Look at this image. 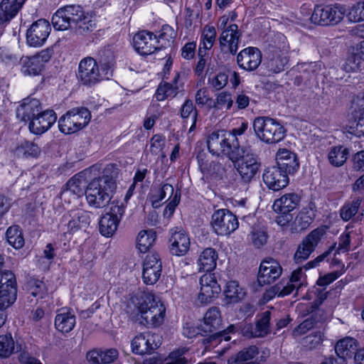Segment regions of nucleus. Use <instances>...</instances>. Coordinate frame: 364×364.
I'll return each instance as SVG.
<instances>
[{"label": "nucleus", "mask_w": 364, "mask_h": 364, "mask_svg": "<svg viewBox=\"0 0 364 364\" xmlns=\"http://www.w3.org/2000/svg\"><path fill=\"white\" fill-rule=\"evenodd\" d=\"M128 311L135 314L136 320L147 327H157L164 319L166 308L151 292L138 291L129 299Z\"/></svg>", "instance_id": "f257e3e1"}, {"label": "nucleus", "mask_w": 364, "mask_h": 364, "mask_svg": "<svg viewBox=\"0 0 364 364\" xmlns=\"http://www.w3.org/2000/svg\"><path fill=\"white\" fill-rule=\"evenodd\" d=\"M206 143L209 152L213 155L224 154L232 161L238 160L242 153L238 139L223 129L213 131L208 134Z\"/></svg>", "instance_id": "f03ea898"}, {"label": "nucleus", "mask_w": 364, "mask_h": 364, "mask_svg": "<svg viewBox=\"0 0 364 364\" xmlns=\"http://www.w3.org/2000/svg\"><path fill=\"white\" fill-rule=\"evenodd\" d=\"M115 188L116 182L112 176L103 175L93 178L85 192L88 204L95 208L105 207L110 201Z\"/></svg>", "instance_id": "7ed1b4c3"}, {"label": "nucleus", "mask_w": 364, "mask_h": 364, "mask_svg": "<svg viewBox=\"0 0 364 364\" xmlns=\"http://www.w3.org/2000/svg\"><path fill=\"white\" fill-rule=\"evenodd\" d=\"M174 38L173 29L169 26H164L159 38L153 33L146 31L136 33L133 37V46L140 55H151L159 49L158 44L160 40H165L169 43L173 41Z\"/></svg>", "instance_id": "20e7f679"}, {"label": "nucleus", "mask_w": 364, "mask_h": 364, "mask_svg": "<svg viewBox=\"0 0 364 364\" xmlns=\"http://www.w3.org/2000/svg\"><path fill=\"white\" fill-rule=\"evenodd\" d=\"M253 129L257 137L262 141L272 144L282 141L286 129L276 119L269 117H257L254 119Z\"/></svg>", "instance_id": "39448f33"}, {"label": "nucleus", "mask_w": 364, "mask_h": 364, "mask_svg": "<svg viewBox=\"0 0 364 364\" xmlns=\"http://www.w3.org/2000/svg\"><path fill=\"white\" fill-rule=\"evenodd\" d=\"M91 119V114L85 107L74 108L62 116L58 121L60 130L70 134L85 127Z\"/></svg>", "instance_id": "423d86ee"}, {"label": "nucleus", "mask_w": 364, "mask_h": 364, "mask_svg": "<svg viewBox=\"0 0 364 364\" xmlns=\"http://www.w3.org/2000/svg\"><path fill=\"white\" fill-rule=\"evenodd\" d=\"M221 315L218 307H211L205 313L203 318V323L200 325L201 330L205 333H213L210 336L212 340L217 339L220 337H224L225 341L230 339V337L226 336L228 333L234 332L235 326L230 325L225 331L220 330L221 326Z\"/></svg>", "instance_id": "0eeeda50"}, {"label": "nucleus", "mask_w": 364, "mask_h": 364, "mask_svg": "<svg viewBox=\"0 0 364 364\" xmlns=\"http://www.w3.org/2000/svg\"><path fill=\"white\" fill-rule=\"evenodd\" d=\"M344 13L343 9L338 5H316L311 21L321 26L336 25L343 19Z\"/></svg>", "instance_id": "6e6552de"}, {"label": "nucleus", "mask_w": 364, "mask_h": 364, "mask_svg": "<svg viewBox=\"0 0 364 364\" xmlns=\"http://www.w3.org/2000/svg\"><path fill=\"white\" fill-rule=\"evenodd\" d=\"M228 17L223 16L219 19V27L223 32L219 38L221 49L235 54L238 49V43L241 37V33L237 25L232 23L227 26Z\"/></svg>", "instance_id": "1a4fd4ad"}, {"label": "nucleus", "mask_w": 364, "mask_h": 364, "mask_svg": "<svg viewBox=\"0 0 364 364\" xmlns=\"http://www.w3.org/2000/svg\"><path fill=\"white\" fill-rule=\"evenodd\" d=\"M211 225L218 235H229L239 225L237 218L228 209H219L212 215Z\"/></svg>", "instance_id": "9d476101"}, {"label": "nucleus", "mask_w": 364, "mask_h": 364, "mask_svg": "<svg viewBox=\"0 0 364 364\" xmlns=\"http://www.w3.org/2000/svg\"><path fill=\"white\" fill-rule=\"evenodd\" d=\"M77 78L85 86H92L103 80L97 61L92 57L82 58L78 65Z\"/></svg>", "instance_id": "9b49d317"}, {"label": "nucleus", "mask_w": 364, "mask_h": 364, "mask_svg": "<svg viewBox=\"0 0 364 364\" xmlns=\"http://www.w3.org/2000/svg\"><path fill=\"white\" fill-rule=\"evenodd\" d=\"M124 213V206L122 203L112 201L110 203L109 210L106 213L100 220V232L105 237L112 236L117 230L120 220Z\"/></svg>", "instance_id": "f8f14e48"}, {"label": "nucleus", "mask_w": 364, "mask_h": 364, "mask_svg": "<svg viewBox=\"0 0 364 364\" xmlns=\"http://www.w3.org/2000/svg\"><path fill=\"white\" fill-rule=\"evenodd\" d=\"M325 233L326 230L323 228H316L309 232L302 240L294 253V259L295 262L301 263L307 259L314 251Z\"/></svg>", "instance_id": "ddd939ff"}, {"label": "nucleus", "mask_w": 364, "mask_h": 364, "mask_svg": "<svg viewBox=\"0 0 364 364\" xmlns=\"http://www.w3.org/2000/svg\"><path fill=\"white\" fill-rule=\"evenodd\" d=\"M282 267L277 260L269 258L264 259L259 266L257 282L259 286L274 282L282 274Z\"/></svg>", "instance_id": "4468645a"}, {"label": "nucleus", "mask_w": 364, "mask_h": 364, "mask_svg": "<svg viewBox=\"0 0 364 364\" xmlns=\"http://www.w3.org/2000/svg\"><path fill=\"white\" fill-rule=\"evenodd\" d=\"M51 28L48 21L39 19L34 22L28 29L26 41L30 46H42L48 38Z\"/></svg>", "instance_id": "2eb2a0df"}, {"label": "nucleus", "mask_w": 364, "mask_h": 364, "mask_svg": "<svg viewBox=\"0 0 364 364\" xmlns=\"http://www.w3.org/2000/svg\"><path fill=\"white\" fill-rule=\"evenodd\" d=\"M161 344V338L158 334L140 333L136 336L132 341V352L139 355L151 353Z\"/></svg>", "instance_id": "dca6fc26"}, {"label": "nucleus", "mask_w": 364, "mask_h": 364, "mask_svg": "<svg viewBox=\"0 0 364 364\" xmlns=\"http://www.w3.org/2000/svg\"><path fill=\"white\" fill-rule=\"evenodd\" d=\"M162 263L157 253L147 255L143 264L142 279L145 284L151 285L160 278Z\"/></svg>", "instance_id": "f3484780"}, {"label": "nucleus", "mask_w": 364, "mask_h": 364, "mask_svg": "<svg viewBox=\"0 0 364 364\" xmlns=\"http://www.w3.org/2000/svg\"><path fill=\"white\" fill-rule=\"evenodd\" d=\"M63 223H65L67 232L73 234L89 225L90 213L83 210H72L63 216Z\"/></svg>", "instance_id": "a211bd4d"}, {"label": "nucleus", "mask_w": 364, "mask_h": 364, "mask_svg": "<svg viewBox=\"0 0 364 364\" xmlns=\"http://www.w3.org/2000/svg\"><path fill=\"white\" fill-rule=\"evenodd\" d=\"M244 151L235 165L237 170L245 182H250L256 176L260 168V163L253 155H244Z\"/></svg>", "instance_id": "6ab92c4d"}, {"label": "nucleus", "mask_w": 364, "mask_h": 364, "mask_svg": "<svg viewBox=\"0 0 364 364\" xmlns=\"http://www.w3.org/2000/svg\"><path fill=\"white\" fill-rule=\"evenodd\" d=\"M57 116L53 110L41 111L28 124L30 132L41 135L47 132L56 122Z\"/></svg>", "instance_id": "aec40b11"}, {"label": "nucleus", "mask_w": 364, "mask_h": 364, "mask_svg": "<svg viewBox=\"0 0 364 364\" xmlns=\"http://www.w3.org/2000/svg\"><path fill=\"white\" fill-rule=\"evenodd\" d=\"M262 62V53L255 47H248L242 50L237 56L238 65L247 70H256Z\"/></svg>", "instance_id": "412c9836"}, {"label": "nucleus", "mask_w": 364, "mask_h": 364, "mask_svg": "<svg viewBox=\"0 0 364 364\" xmlns=\"http://www.w3.org/2000/svg\"><path fill=\"white\" fill-rule=\"evenodd\" d=\"M170 252L173 255L183 256L190 248V239L186 232L178 228L171 230Z\"/></svg>", "instance_id": "4be33fe9"}, {"label": "nucleus", "mask_w": 364, "mask_h": 364, "mask_svg": "<svg viewBox=\"0 0 364 364\" xmlns=\"http://www.w3.org/2000/svg\"><path fill=\"white\" fill-rule=\"evenodd\" d=\"M262 178L267 186L275 191L285 188L289 183L288 175L277 166L267 168Z\"/></svg>", "instance_id": "5701e85b"}, {"label": "nucleus", "mask_w": 364, "mask_h": 364, "mask_svg": "<svg viewBox=\"0 0 364 364\" xmlns=\"http://www.w3.org/2000/svg\"><path fill=\"white\" fill-rule=\"evenodd\" d=\"M277 167L284 173L294 174L299 167V163L296 154L287 149H280L276 155Z\"/></svg>", "instance_id": "b1692460"}, {"label": "nucleus", "mask_w": 364, "mask_h": 364, "mask_svg": "<svg viewBox=\"0 0 364 364\" xmlns=\"http://www.w3.org/2000/svg\"><path fill=\"white\" fill-rule=\"evenodd\" d=\"M26 0H2L0 3V25L11 21L18 13Z\"/></svg>", "instance_id": "393cba45"}, {"label": "nucleus", "mask_w": 364, "mask_h": 364, "mask_svg": "<svg viewBox=\"0 0 364 364\" xmlns=\"http://www.w3.org/2000/svg\"><path fill=\"white\" fill-rule=\"evenodd\" d=\"M300 197L296 193H289L275 200L272 208L279 214L290 213L298 207Z\"/></svg>", "instance_id": "a878e982"}, {"label": "nucleus", "mask_w": 364, "mask_h": 364, "mask_svg": "<svg viewBox=\"0 0 364 364\" xmlns=\"http://www.w3.org/2000/svg\"><path fill=\"white\" fill-rule=\"evenodd\" d=\"M42 108L39 100H26L16 109V117L23 122L31 121L39 114Z\"/></svg>", "instance_id": "bb28decb"}, {"label": "nucleus", "mask_w": 364, "mask_h": 364, "mask_svg": "<svg viewBox=\"0 0 364 364\" xmlns=\"http://www.w3.org/2000/svg\"><path fill=\"white\" fill-rule=\"evenodd\" d=\"M358 347V343L355 339L351 337H346L338 341L336 344V354L347 360L355 355Z\"/></svg>", "instance_id": "cd10ccee"}, {"label": "nucleus", "mask_w": 364, "mask_h": 364, "mask_svg": "<svg viewBox=\"0 0 364 364\" xmlns=\"http://www.w3.org/2000/svg\"><path fill=\"white\" fill-rule=\"evenodd\" d=\"M75 325V316L70 311L61 309L55 316V328L62 333H69Z\"/></svg>", "instance_id": "c85d7f7f"}, {"label": "nucleus", "mask_w": 364, "mask_h": 364, "mask_svg": "<svg viewBox=\"0 0 364 364\" xmlns=\"http://www.w3.org/2000/svg\"><path fill=\"white\" fill-rule=\"evenodd\" d=\"M218 254L213 248H206L200 254L198 260L199 270L210 272L216 267Z\"/></svg>", "instance_id": "c756f323"}, {"label": "nucleus", "mask_w": 364, "mask_h": 364, "mask_svg": "<svg viewBox=\"0 0 364 364\" xmlns=\"http://www.w3.org/2000/svg\"><path fill=\"white\" fill-rule=\"evenodd\" d=\"M85 188V180L75 176L66 183L63 188V195L66 196L69 193L73 194V200H75L84 194Z\"/></svg>", "instance_id": "7c9ffc66"}, {"label": "nucleus", "mask_w": 364, "mask_h": 364, "mask_svg": "<svg viewBox=\"0 0 364 364\" xmlns=\"http://www.w3.org/2000/svg\"><path fill=\"white\" fill-rule=\"evenodd\" d=\"M316 206L310 203L304 208L296 217L294 223L300 230L306 229L314 221L316 216Z\"/></svg>", "instance_id": "2f4dec72"}, {"label": "nucleus", "mask_w": 364, "mask_h": 364, "mask_svg": "<svg viewBox=\"0 0 364 364\" xmlns=\"http://www.w3.org/2000/svg\"><path fill=\"white\" fill-rule=\"evenodd\" d=\"M350 151L343 146H335L330 149L328 154L329 164L334 167L342 166L346 161Z\"/></svg>", "instance_id": "473e14b6"}, {"label": "nucleus", "mask_w": 364, "mask_h": 364, "mask_svg": "<svg viewBox=\"0 0 364 364\" xmlns=\"http://www.w3.org/2000/svg\"><path fill=\"white\" fill-rule=\"evenodd\" d=\"M179 75L176 74L173 79V84L169 82H161L156 92V98L158 101H163L168 97H174L178 92L179 87L177 85V80Z\"/></svg>", "instance_id": "72a5a7b5"}, {"label": "nucleus", "mask_w": 364, "mask_h": 364, "mask_svg": "<svg viewBox=\"0 0 364 364\" xmlns=\"http://www.w3.org/2000/svg\"><path fill=\"white\" fill-rule=\"evenodd\" d=\"M40 147L34 142L23 141L14 149V154L21 158H37L41 154Z\"/></svg>", "instance_id": "f704fd0d"}, {"label": "nucleus", "mask_w": 364, "mask_h": 364, "mask_svg": "<svg viewBox=\"0 0 364 364\" xmlns=\"http://www.w3.org/2000/svg\"><path fill=\"white\" fill-rule=\"evenodd\" d=\"M20 63L22 65V73L27 75H37L43 68L41 63L34 55L32 57L23 56L21 58Z\"/></svg>", "instance_id": "c9c22d12"}, {"label": "nucleus", "mask_w": 364, "mask_h": 364, "mask_svg": "<svg viewBox=\"0 0 364 364\" xmlns=\"http://www.w3.org/2000/svg\"><path fill=\"white\" fill-rule=\"evenodd\" d=\"M156 240V233L152 230L141 231L136 239V246L141 252H146L153 245Z\"/></svg>", "instance_id": "e433bc0d"}, {"label": "nucleus", "mask_w": 364, "mask_h": 364, "mask_svg": "<svg viewBox=\"0 0 364 364\" xmlns=\"http://www.w3.org/2000/svg\"><path fill=\"white\" fill-rule=\"evenodd\" d=\"M363 200L362 197L358 196L355 197L351 202L346 203L340 210L341 218L343 220L348 221L355 216Z\"/></svg>", "instance_id": "4c0bfd02"}, {"label": "nucleus", "mask_w": 364, "mask_h": 364, "mask_svg": "<svg viewBox=\"0 0 364 364\" xmlns=\"http://www.w3.org/2000/svg\"><path fill=\"white\" fill-rule=\"evenodd\" d=\"M95 28V23L92 19V17L84 12V16L79 18L78 21L75 22L72 28H74L77 33L83 35L93 31Z\"/></svg>", "instance_id": "58836bf2"}, {"label": "nucleus", "mask_w": 364, "mask_h": 364, "mask_svg": "<svg viewBox=\"0 0 364 364\" xmlns=\"http://www.w3.org/2000/svg\"><path fill=\"white\" fill-rule=\"evenodd\" d=\"M6 238L9 243L16 249H20L24 245V239L18 225H13L8 228Z\"/></svg>", "instance_id": "ea45409f"}, {"label": "nucleus", "mask_w": 364, "mask_h": 364, "mask_svg": "<svg viewBox=\"0 0 364 364\" xmlns=\"http://www.w3.org/2000/svg\"><path fill=\"white\" fill-rule=\"evenodd\" d=\"M221 291L219 284H212V286H200V291L198 294V299L201 303H210Z\"/></svg>", "instance_id": "a19ab883"}, {"label": "nucleus", "mask_w": 364, "mask_h": 364, "mask_svg": "<svg viewBox=\"0 0 364 364\" xmlns=\"http://www.w3.org/2000/svg\"><path fill=\"white\" fill-rule=\"evenodd\" d=\"M291 294V288L285 287L282 282H279L265 291L263 294V299L265 301H269L276 295L283 297Z\"/></svg>", "instance_id": "79ce46f5"}, {"label": "nucleus", "mask_w": 364, "mask_h": 364, "mask_svg": "<svg viewBox=\"0 0 364 364\" xmlns=\"http://www.w3.org/2000/svg\"><path fill=\"white\" fill-rule=\"evenodd\" d=\"M188 348L186 347L179 348L171 352L165 359L164 364H188V359L186 357Z\"/></svg>", "instance_id": "37998d69"}, {"label": "nucleus", "mask_w": 364, "mask_h": 364, "mask_svg": "<svg viewBox=\"0 0 364 364\" xmlns=\"http://www.w3.org/2000/svg\"><path fill=\"white\" fill-rule=\"evenodd\" d=\"M270 318L271 312L269 311H266L260 314L259 318L255 326V329L257 330L255 335L263 337L269 333Z\"/></svg>", "instance_id": "c03bdc74"}, {"label": "nucleus", "mask_w": 364, "mask_h": 364, "mask_svg": "<svg viewBox=\"0 0 364 364\" xmlns=\"http://www.w3.org/2000/svg\"><path fill=\"white\" fill-rule=\"evenodd\" d=\"M258 353L255 346H251L240 351L235 357L228 359V364H237L252 359Z\"/></svg>", "instance_id": "a18cd8bd"}, {"label": "nucleus", "mask_w": 364, "mask_h": 364, "mask_svg": "<svg viewBox=\"0 0 364 364\" xmlns=\"http://www.w3.org/2000/svg\"><path fill=\"white\" fill-rule=\"evenodd\" d=\"M216 38V30L214 26L207 25L203 28L201 35L202 50H210Z\"/></svg>", "instance_id": "49530a36"}, {"label": "nucleus", "mask_w": 364, "mask_h": 364, "mask_svg": "<svg viewBox=\"0 0 364 364\" xmlns=\"http://www.w3.org/2000/svg\"><path fill=\"white\" fill-rule=\"evenodd\" d=\"M306 276L301 267L296 269L291 273L289 281L284 285L291 288V294L294 289L299 291L304 284Z\"/></svg>", "instance_id": "de8ad7c7"}, {"label": "nucleus", "mask_w": 364, "mask_h": 364, "mask_svg": "<svg viewBox=\"0 0 364 364\" xmlns=\"http://www.w3.org/2000/svg\"><path fill=\"white\" fill-rule=\"evenodd\" d=\"M181 115L183 119H186L191 116L192 124L189 129V132L194 130L196 126V121L198 117V112L194 107L193 102L190 100H187L183 105L181 109Z\"/></svg>", "instance_id": "09e8293b"}, {"label": "nucleus", "mask_w": 364, "mask_h": 364, "mask_svg": "<svg viewBox=\"0 0 364 364\" xmlns=\"http://www.w3.org/2000/svg\"><path fill=\"white\" fill-rule=\"evenodd\" d=\"M27 288L33 296L43 298L47 294L46 284L41 280L31 278L27 282Z\"/></svg>", "instance_id": "8fccbe9b"}, {"label": "nucleus", "mask_w": 364, "mask_h": 364, "mask_svg": "<svg viewBox=\"0 0 364 364\" xmlns=\"http://www.w3.org/2000/svg\"><path fill=\"white\" fill-rule=\"evenodd\" d=\"M14 341L11 334L0 336V357H9L14 352Z\"/></svg>", "instance_id": "3c124183"}, {"label": "nucleus", "mask_w": 364, "mask_h": 364, "mask_svg": "<svg viewBox=\"0 0 364 364\" xmlns=\"http://www.w3.org/2000/svg\"><path fill=\"white\" fill-rule=\"evenodd\" d=\"M60 9L72 26L78 21L79 18L84 16V11L79 5H67Z\"/></svg>", "instance_id": "603ef678"}, {"label": "nucleus", "mask_w": 364, "mask_h": 364, "mask_svg": "<svg viewBox=\"0 0 364 364\" xmlns=\"http://www.w3.org/2000/svg\"><path fill=\"white\" fill-rule=\"evenodd\" d=\"M16 296L17 289L14 287L0 289V309H6L14 304Z\"/></svg>", "instance_id": "864d4df0"}, {"label": "nucleus", "mask_w": 364, "mask_h": 364, "mask_svg": "<svg viewBox=\"0 0 364 364\" xmlns=\"http://www.w3.org/2000/svg\"><path fill=\"white\" fill-rule=\"evenodd\" d=\"M224 293L227 298L234 300L242 299L245 294L243 289L240 287L238 282L236 281L228 282L226 284Z\"/></svg>", "instance_id": "5fc2aeb1"}, {"label": "nucleus", "mask_w": 364, "mask_h": 364, "mask_svg": "<svg viewBox=\"0 0 364 364\" xmlns=\"http://www.w3.org/2000/svg\"><path fill=\"white\" fill-rule=\"evenodd\" d=\"M52 23L55 29L60 31H65L69 28H73V26L70 23L61 9H59L53 16Z\"/></svg>", "instance_id": "6e6d98bb"}, {"label": "nucleus", "mask_w": 364, "mask_h": 364, "mask_svg": "<svg viewBox=\"0 0 364 364\" xmlns=\"http://www.w3.org/2000/svg\"><path fill=\"white\" fill-rule=\"evenodd\" d=\"M250 236L253 245L257 248L263 246L267 241V235L261 228L253 227Z\"/></svg>", "instance_id": "4d7b16f0"}, {"label": "nucleus", "mask_w": 364, "mask_h": 364, "mask_svg": "<svg viewBox=\"0 0 364 364\" xmlns=\"http://www.w3.org/2000/svg\"><path fill=\"white\" fill-rule=\"evenodd\" d=\"M17 289V282L15 274L10 270L0 272V289Z\"/></svg>", "instance_id": "13d9d810"}, {"label": "nucleus", "mask_w": 364, "mask_h": 364, "mask_svg": "<svg viewBox=\"0 0 364 364\" xmlns=\"http://www.w3.org/2000/svg\"><path fill=\"white\" fill-rule=\"evenodd\" d=\"M287 59L285 56H281L277 54L270 58L269 61V67L274 73H279L284 69V66L287 63Z\"/></svg>", "instance_id": "bf43d9fd"}, {"label": "nucleus", "mask_w": 364, "mask_h": 364, "mask_svg": "<svg viewBox=\"0 0 364 364\" xmlns=\"http://www.w3.org/2000/svg\"><path fill=\"white\" fill-rule=\"evenodd\" d=\"M322 341V336L320 332L306 336L302 339L303 346L308 349L316 348L321 344Z\"/></svg>", "instance_id": "052dcab7"}, {"label": "nucleus", "mask_w": 364, "mask_h": 364, "mask_svg": "<svg viewBox=\"0 0 364 364\" xmlns=\"http://www.w3.org/2000/svg\"><path fill=\"white\" fill-rule=\"evenodd\" d=\"M208 81L212 87L220 90L227 85L228 75L225 73H219L212 78L209 77Z\"/></svg>", "instance_id": "680f3d73"}, {"label": "nucleus", "mask_w": 364, "mask_h": 364, "mask_svg": "<svg viewBox=\"0 0 364 364\" xmlns=\"http://www.w3.org/2000/svg\"><path fill=\"white\" fill-rule=\"evenodd\" d=\"M314 326V321L313 318H309L304 320L301 323L296 326L292 331V336L294 338L301 336L305 334L307 331L311 329Z\"/></svg>", "instance_id": "e2e57ef3"}, {"label": "nucleus", "mask_w": 364, "mask_h": 364, "mask_svg": "<svg viewBox=\"0 0 364 364\" xmlns=\"http://www.w3.org/2000/svg\"><path fill=\"white\" fill-rule=\"evenodd\" d=\"M348 16L349 20L353 22L364 21V14L360 2H358L351 7Z\"/></svg>", "instance_id": "0e129e2a"}, {"label": "nucleus", "mask_w": 364, "mask_h": 364, "mask_svg": "<svg viewBox=\"0 0 364 364\" xmlns=\"http://www.w3.org/2000/svg\"><path fill=\"white\" fill-rule=\"evenodd\" d=\"M217 104L220 107H226L227 109H230L232 106L233 100H232L231 95L227 92H222L219 93L216 98Z\"/></svg>", "instance_id": "69168bd1"}, {"label": "nucleus", "mask_w": 364, "mask_h": 364, "mask_svg": "<svg viewBox=\"0 0 364 364\" xmlns=\"http://www.w3.org/2000/svg\"><path fill=\"white\" fill-rule=\"evenodd\" d=\"M350 234L343 233L339 237V242L338 246L336 249V253H339L340 252H348L350 250Z\"/></svg>", "instance_id": "338daca9"}, {"label": "nucleus", "mask_w": 364, "mask_h": 364, "mask_svg": "<svg viewBox=\"0 0 364 364\" xmlns=\"http://www.w3.org/2000/svg\"><path fill=\"white\" fill-rule=\"evenodd\" d=\"M18 358L21 364H42L39 360L31 356V355L25 350L19 353Z\"/></svg>", "instance_id": "774afa93"}]
</instances>
